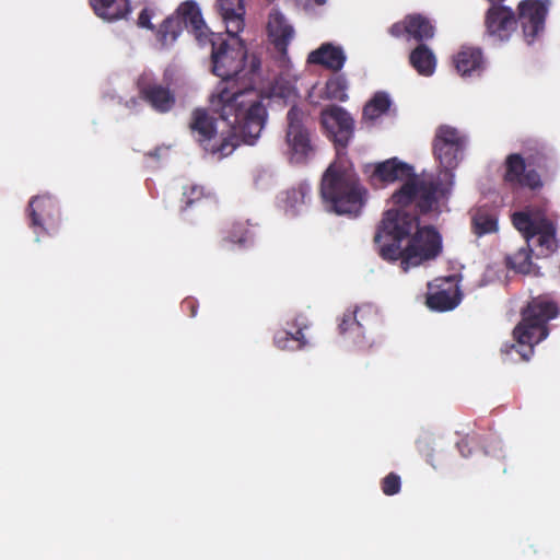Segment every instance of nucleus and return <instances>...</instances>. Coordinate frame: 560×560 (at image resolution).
Instances as JSON below:
<instances>
[{
  "label": "nucleus",
  "instance_id": "20e7f679",
  "mask_svg": "<svg viewBox=\"0 0 560 560\" xmlns=\"http://www.w3.org/2000/svg\"><path fill=\"white\" fill-rule=\"evenodd\" d=\"M237 35L229 32L214 33L206 40V46L211 48V71L222 79L217 92L228 88L235 92L258 93L253 85L260 61L253 57L250 68L245 69L247 50Z\"/></svg>",
  "mask_w": 560,
  "mask_h": 560
},
{
  "label": "nucleus",
  "instance_id": "a211bd4d",
  "mask_svg": "<svg viewBox=\"0 0 560 560\" xmlns=\"http://www.w3.org/2000/svg\"><path fill=\"white\" fill-rule=\"evenodd\" d=\"M287 325L290 327V329L278 330L275 334V346L280 350H302L307 345L304 330H306L310 326L308 319L304 315L300 314Z\"/></svg>",
  "mask_w": 560,
  "mask_h": 560
},
{
  "label": "nucleus",
  "instance_id": "5701e85b",
  "mask_svg": "<svg viewBox=\"0 0 560 560\" xmlns=\"http://www.w3.org/2000/svg\"><path fill=\"white\" fill-rule=\"evenodd\" d=\"M392 105L393 102L387 92H375L363 106L361 122L368 127L374 126L380 118L389 113Z\"/></svg>",
  "mask_w": 560,
  "mask_h": 560
},
{
  "label": "nucleus",
  "instance_id": "c756f323",
  "mask_svg": "<svg viewBox=\"0 0 560 560\" xmlns=\"http://www.w3.org/2000/svg\"><path fill=\"white\" fill-rule=\"evenodd\" d=\"M541 218L542 217H534L526 211H518L513 213L512 223L514 228L523 234L526 242H530L533 240V233Z\"/></svg>",
  "mask_w": 560,
  "mask_h": 560
},
{
  "label": "nucleus",
  "instance_id": "c85d7f7f",
  "mask_svg": "<svg viewBox=\"0 0 560 560\" xmlns=\"http://www.w3.org/2000/svg\"><path fill=\"white\" fill-rule=\"evenodd\" d=\"M471 228L477 236L494 233L498 230L497 215L488 209L479 208L472 215Z\"/></svg>",
  "mask_w": 560,
  "mask_h": 560
},
{
  "label": "nucleus",
  "instance_id": "9b49d317",
  "mask_svg": "<svg viewBox=\"0 0 560 560\" xmlns=\"http://www.w3.org/2000/svg\"><path fill=\"white\" fill-rule=\"evenodd\" d=\"M378 320L377 310L371 304L355 306L347 311L338 325L339 334L347 337L359 348L370 346L365 338V330L373 327Z\"/></svg>",
  "mask_w": 560,
  "mask_h": 560
},
{
  "label": "nucleus",
  "instance_id": "2f4dec72",
  "mask_svg": "<svg viewBox=\"0 0 560 560\" xmlns=\"http://www.w3.org/2000/svg\"><path fill=\"white\" fill-rule=\"evenodd\" d=\"M347 89L348 85L345 77L335 75L328 79L325 84V97L327 100L346 102L348 100Z\"/></svg>",
  "mask_w": 560,
  "mask_h": 560
},
{
  "label": "nucleus",
  "instance_id": "f03ea898",
  "mask_svg": "<svg viewBox=\"0 0 560 560\" xmlns=\"http://www.w3.org/2000/svg\"><path fill=\"white\" fill-rule=\"evenodd\" d=\"M378 255L387 261L400 260L407 272L442 253V236L434 226H419L418 217L387 210L374 235Z\"/></svg>",
  "mask_w": 560,
  "mask_h": 560
},
{
  "label": "nucleus",
  "instance_id": "412c9836",
  "mask_svg": "<svg viewBox=\"0 0 560 560\" xmlns=\"http://www.w3.org/2000/svg\"><path fill=\"white\" fill-rule=\"evenodd\" d=\"M346 59L341 47L325 43L308 54L307 63L318 65L334 72H338L342 69Z\"/></svg>",
  "mask_w": 560,
  "mask_h": 560
},
{
  "label": "nucleus",
  "instance_id": "a19ab883",
  "mask_svg": "<svg viewBox=\"0 0 560 560\" xmlns=\"http://www.w3.org/2000/svg\"><path fill=\"white\" fill-rule=\"evenodd\" d=\"M489 2H491L492 4H502V2L504 0H488Z\"/></svg>",
  "mask_w": 560,
  "mask_h": 560
},
{
  "label": "nucleus",
  "instance_id": "bb28decb",
  "mask_svg": "<svg viewBox=\"0 0 560 560\" xmlns=\"http://www.w3.org/2000/svg\"><path fill=\"white\" fill-rule=\"evenodd\" d=\"M411 67L422 77H431L436 68V57L425 44H418L409 55Z\"/></svg>",
  "mask_w": 560,
  "mask_h": 560
},
{
  "label": "nucleus",
  "instance_id": "39448f33",
  "mask_svg": "<svg viewBox=\"0 0 560 560\" xmlns=\"http://www.w3.org/2000/svg\"><path fill=\"white\" fill-rule=\"evenodd\" d=\"M366 194V188L351 167L332 163L323 174L320 197L329 212L357 217L365 203Z\"/></svg>",
  "mask_w": 560,
  "mask_h": 560
},
{
  "label": "nucleus",
  "instance_id": "1a4fd4ad",
  "mask_svg": "<svg viewBox=\"0 0 560 560\" xmlns=\"http://www.w3.org/2000/svg\"><path fill=\"white\" fill-rule=\"evenodd\" d=\"M465 145L466 137L455 127L441 125L436 128L432 141V152L440 166L444 168L445 178L453 176L452 171L462 161Z\"/></svg>",
  "mask_w": 560,
  "mask_h": 560
},
{
  "label": "nucleus",
  "instance_id": "a878e982",
  "mask_svg": "<svg viewBox=\"0 0 560 560\" xmlns=\"http://www.w3.org/2000/svg\"><path fill=\"white\" fill-rule=\"evenodd\" d=\"M95 14L106 21L126 18L131 12L130 0H90Z\"/></svg>",
  "mask_w": 560,
  "mask_h": 560
},
{
  "label": "nucleus",
  "instance_id": "6ab92c4d",
  "mask_svg": "<svg viewBox=\"0 0 560 560\" xmlns=\"http://www.w3.org/2000/svg\"><path fill=\"white\" fill-rule=\"evenodd\" d=\"M176 15L182 25L184 24L195 35L200 46H206V40L214 34L207 27L201 11L195 1L183 2L176 10Z\"/></svg>",
  "mask_w": 560,
  "mask_h": 560
},
{
  "label": "nucleus",
  "instance_id": "f704fd0d",
  "mask_svg": "<svg viewBox=\"0 0 560 560\" xmlns=\"http://www.w3.org/2000/svg\"><path fill=\"white\" fill-rule=\"evenodd\" d=\"M249 231L245 223L237 222L234 223L229 232V235L226 237V241L243 245L248 240Z\"/></svg>",
  "mask_w": 560,
  "mask_h": 560
},
{
  "label": "nucleus",
  "instance_id": "9d476101",
  "mask_svg": "<svg viewBox=\"0 0 560 560\" xmlns=\"http://www.w3.org/2000/svg\"><path fill=\"white\" fill-rule=\"evenodd\" d=\"M550 0H522L516 7V30L527 45L541 40L546 31Z\"/></svg>",
  "mask_w": 560,
  "mask_h": 560
},
{
  "label": "nucleus",
  "instance_id": "393cba45",
  "mask_svg": "<svg viewBox=\"0 0 560 560\" xmlns=\"http://www.w3.org/2000/svg\"><path fill=\"white\" fill-rule=\"evenodd\" d=\"M454 63L462 77L479 74L483 69L482 51L479 48L464 47L454 57Z\"/></svg>",
  "mask_w": 560,
  "mask_h": 560
},
{
  "label": "nucleus",
  "instance_id": "423d86ee",
  "mask_svg": "<svg viewBox=\"0 0 560 560\" xmlns=\"http://www.w3.org/2000/svg\"><path fill=\"white\" fill-rule=\"evenodd\" d=\"M558 314L559 307L555 301L541 295L533 298L522 310V319L513 330L518 346L511 345L510 349L516 350L524 361H528L534 353V346L549 335V320Z\"/></svg>",
  "mask_w": 560,
  "mask_h": 560
},
{
  "label": "nucleus",
  "instance_id": "f257e3e1",
  "mask_svg": "<svg viewBox=\"0 0 560 560\" xmlns=\"http://www.w3.org/2000/svg\"><path fill=\"white\" fill-rule=\"evenodd\" d=\"M210 104L229 129L217 140V119L206 108H195L188 127L206 152L223 159L242 144L254 145L257 142L268 119L261 94L223 88L211 95Z\"/></svg>",
  "mask_w": 560,
  "mask_h": 560
},
{
  "label": "nucleus",
  "instance_id": "473e14b6",
  "mask_svg": "<svg viewBox=\"0 0 560 560\" xmlns=\"http://www.w3.org/2000/svg\"><path fill=\"white\" fill-rule=\"evenodd\" d=\"M182 32V23L177 15L168 16L161 24L159 37L163 45L172 44Z\"/></svg>",
  "mask_w": 560,
  "mask_h": 560
},
{
  "label": "nucleus",
  "instance_id": "f8f14e48",
  "mask_svg": "<svg viewBox=\"0 0 560 560\" xmlns=\"http://www.w3.org/2000/svg\"><path fill=\"white\" fill-rule=\"evenodd\" d=\"M136 88L139 98L158 113H168L175 106V93L168 84L160 82L151 71L139 74Z\"/></svg>",
  "mask_w": 560,
  "mask_h": 560
},
{
  "label": "nucleus",
  "instance_id": "c9c22d12",
  "mask_svg": "<svg viewBox=\"0 0 560 560\" xmlns=\"http://www.w3.org/2000/svg\"><path fill=\"white\" fill-rule=\"evenodd\" d=\"M203 195L205 192L202 187L196 185L190 186L184 191L186 207H190L192 203L201 200Z\"/></svg>",
  "mask_w": 560,
  "mask_h": 560
},
{
  "label": "nucleus",
  "instance_id": "aec40b11",
  "mask_svg": "<svg viewBox=\"0 0 560 560\" xmlns=\"http://www.w3.org/2000/svg\"><path fill=\"white\" fill-rule=\"evenodd\" d=\"M267 31L275 48L285 56L294 31L279 10L273 9L269 13Z\"/></svg>",
  "mask_w": 560,
  "mask_h": 560
},
{
  "label": "nucleus",
  "instance_id": "cd10ccee",
  "mask_svg": "<svg viewBox=\"0 0 560 560\" xmlns=\"http://www.w3.org/2000/svg\"><path fill=\"white\" fill-rule=\"evenodd\" d=\"M311 188L307 184L301 183L295 187L287 189L281 194L280 200L287 212L296 214L299 206L306 202V198L310 197Z\"/></svg>",
  "mask_w": 560,
  "mask_h": 560
},
{
  "label": "nucleus",
  "instance_id": "7c9ffc66",
  "mask_svg": "<svg viewBox=\"0 0 560 560\" xmlns=\"http://www.w3.org/2000/svg\"><path fill=\"white\" fill-rule=\"evenodd\" d=\"M532 253L529 242L521 247L516 253L506 257V266L521 273H529L532 268Z\"/></svg>",
  "mask_w": 560,
  "mask_h": 560
},
{
  "label": "nucleus",
  "instance_id": "e433bc0d",
  "mask_svg": "<svg viewBox=\"0 0 560 560\" xmlns=\"http://www.w3.org/2000/svg\"><path fill=\"white\" fill-rule=\"evenodd\" d=\"M152 11L144 8L138 16V25L143 28L154 30V25L151 23Z\"/></svg>",
  "mask_w": 560,
  "mask_h": 560
},
{
  "label": "nucleus",
  "instance_id": "2eb2a0df",
  "mask_svg": "<svg viewBox=\"0 0 560 560\" xmlns=\"http://www.w3.org/2000/svg\"><path fill=\"white\" fill-rule=\"evenodd\" d=\"M388 33L395 38H412L419 44L434 37L435 26L432 21L420 13L407 14L401 21L394 23Z\"/></svg>",
  "mask_w": 560,
  "mask_h": 560
},
{
  "label": "nucleus",
  "instance_id": "7ed1b4c3",
  "mask_svg": "<svg viewBox=\"0 0 560 560\" xmlns=\"http://www.w3.org/2000/svg\"><path fill=\"white\" fill-rule=\"evenodd\" d=\"M370 179L372 185L405 180L392 195V201L401 209L413 206L419 214L438 210L439 202L448 198L452 187V180H445L441 174L417 175L412 165L397 158L377 163Z\"/></svg>",
  "mask_w": 560,
  "mask_h": 560
},
{
  "label": "nucleus",
  "instance_id": "72a5a7b5",
  "mask_svg": "<svg viewBox=\"0 0 560 560\" xmlns=\"http://www.w3.org/2000/svg\"><path fill=\"white\" fill-rule=\"evenodd\" d=\"M401 479L396 472H389L381 481V489L385 495H395L400 491Z\"/></svg>",
  "mask_w": 560,
  "mask_h": 560
},
{
  "label": "nucleus",
  "instance_id": "ea45409f",
  "mask_svg": "<svg viewBox=\"0 0 560 560\" xmlns=\"http://www.w3.org/2000/svg\"><path fill=\"white\" fill-rule=\"evenodd\" d=\"M457 447L463 456H468V454H470V451L468 450V443L466 441L463 440L458 442Z\"/></svg>",
  "mask_w": 560,
  "mask_h": 560
},
{
  "label": "nucleus",
  "instance_id": "79ce46f5",
  "mask_svg": "<svg viewBox=\"0 0 560 560\" xmlns=\"http://www.w3.org/2000/svg\"><path fill=\"white\" fill-rule=\"evenodd\" d=\"M316 2H317L318 4H323V3L325 2V0H316Z\"/></svg>",
  "mask_w": 560,
  "mask_h": 560
},
{
  "label": "nucleus",
  "instance_id": "58836bf2",
  "mask_svg": "<svg viewBox=\"0 0 560 560\" xmlns=\"http://www.w3.org/2000/svg\"><path fill=\"white\" fill-rule=\"evenodd\" d=\"M431 440H432V439H431L429 435H425V436H423V438L419 439V440L417 441V444H418L419 450H421V451H422L424 447H428V446H429V444H430V442H431Z\"/></svg>",
  "mask_w": 560,
  "mask_h": 560
},
{
  "label": "nucleus",
  "instance_id": "4be33fe9",
  "mask_svg": "<svg viewBox=\"0 0 560 560\" xmlns=\"http://www.w3.org/2000/svg\"><path fill=\"white\" fill-rule=\"evenodd\" d=\"M557 226L548 218H541L533 233L534 244L537 247L538 257H548L558 248Z\"/></svg>",
  "mask_w": 560,
  "mask_h": 560
},
{
  "label": "nucleus",
  "instance_id": "4468645a",
  "mask_svg": "<svg viewBox=\"0 0 560 560\" xmlns=\"http://www.w3.org/2000/svg\"><path fill=\"white\" fill-rule=\"evenodd\" d=\"M486 35L495 42H508L516 31V14L510 7L491 4L485 14Z\"/></svg>",
  "mask_w": 560,
  "mask_h": 560
},
{
  "label": "nucleus",
  "instance_id": "f3484780",
  "mask_svg": "<svg viewBox=\"0 0 560 560\" xmlns=\"http://www.w3.org/2000/svg\"><path fill=\"white\" fill-rule=\"evenodd\" d=\"M436 291L427 294V306L436 312H447L454 310L462 300V293L457 282L452 278L436 279Z\"/></svg>",
  "mask_w": 560,
  "mask_h": 560
},
{
  "label": "nucleus",
  "instance_id": "b1692460",
  "mask_svg": "<svg viewBox=\"0 0 560 560\" xmlns=\"http://www.w3.org/2000/svg\"><path fill=\"white\" fill-rule=\"evenodd\" d=\"M221 16L229 34H238L244 28L245 8L243 0H218Z\"/></svg>",
  "mask_w": 560,
  "mask_h": 560
},
{
  "label": "nucleus",
  "instance_id": "4c0bfd02",
  "mask_svg": "<svg viewBox=\"0 0 560 560\" xmlns=\"http://www.w3.org/2000/svg\"><path fill=\"white\" fill-rule=\"evenodd\" d=\"M182 308L190 317H195L197 315L198 310L197 301L192 298H187L182 302Z\"/></svg>",
  "mask_w": 560,
  "mask_h": 560
},
{
  "label": "nucleus",
  "instance_id": "6e6552de",
  "mask_svg": "<svg viewBox=\"0 0 560 560\" xmlns=\"http://www.w3.org/2000/svg\"><path fill=\"white\" fill-rule=\"evenodd\" d=\"M285 144L292 163L305 164L315 154L312 132L305 125V113L295 105L287 114Z\"/></svg>",
  "mask_w": 560,
  "mask_h": 560
},
{
  "label": "nucleus",
  "instance_id": "dca6fc26",
  "mask_svg": "<svg viewBox=\"0 0 560 560\" xmlns=\"http://www.w3.org/2000/svg\"><path fill=\"white\" fill-rule=\"evenodd\" d=\"M28 217L31 228L47 231L55 228L60 218L58 202L48 195L33 197L28 202Z\"/></svg>",
  "mask_w": 560,
  "mask_h": 560
},
{
  "label": "nucleus",
  "instance_id": "ddd939ff",
  "mask_svg": "<svg viewBox=\"0 0 560 560\" xmlns=\"http://www.w3.org/2000/svg\"><path fill=\"white\" fill-rule=\"evenodd\" d=\"M320 125L337 150H345L354 135V119L342 107L330 105L320 113Z\"/></svg>",
  "mask_w": 560,
  "mask_h": 560
},
{
  "label": "nucleus",
  "instance_id": "0eeeda50",
  "mask_svg": "<svg viewBox=\"0 0 560 560\" xmlns=\"http://www.w3.org/2000/svg\"><path fill=\"white\" fill-rule=\"evenodd\" d=\"M552 165L553 160L545 149L528 155L526 161L521 154L512 153L505 159V173L503 178L504 182L511 185L536 190L542 187L540 175L535 168L527 170V167L533 166L548 172Z\"/></svg>",
  "mask_w": 560,
  "mask_h": 560
}]
</instances>
